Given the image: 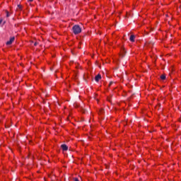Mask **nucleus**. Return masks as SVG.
<instances>
[{
    "label": "nucleus",
    "mask_w": 181,
    "mask_h": 181,
    "mask_svg": "<svg viewBox=\"0 0 181 181\" xmlns=\"http://www.w3.org/2000/svg\"><path fill=\"white\" fill-rule=\"evenodd\" d=\"M28 2H33V0H28Z\"/></svg>",
    "instance_id": "8"
},
{
    "label": "nucleus",
    "mask_w": 181,
    "mask_h": 181,
    "mask_svg": "<svg viewBox=\"0 0 181 181\" xmlns=\"http://www.w3.org/2000/svg\"><path fill=\"white\" fill-rule=\"evenodd\" d=\"M160 78H161V80H165V79H166V76H165V75H161V76H160Z\"/></svg>",
    "instance_id": "6"
},
{
    "label": "nucleus",
    "mask_w": 181,
    "mask_h": 181,
    "mask_svg": "<svg viewBox=\"0 0 181 181\" xmlns=\"http://www.w3.org/2000/svg\"><path fill=\"white\" fill-rule=\"evenodd\" d=\"M111 84H112V82H110V84H109V86H111Z\"/></svg>",
    "instance_id": "13"
},
{
    "label": "nucleus",
    "mask_w": 181,
    "mask_h": 181,
    "mask_svg": "<svg viewBox=\"0 0 181 181\" xmlns=\"http://www.w3.org/2000/svg\"><path fill=\"white\" fill-rule=\"evenodd\" d=\"M100 114H103V109L100 110Z\"/></svg>",
    "instance_id": "12"
},
{
    "label": "nucleus",
    "mask_w": 181,
    "mask_h": 181,
    "mask_svg": "<svg viewBox=\"0 0 181 181\" xmlns=\"http://www.w3.org/2000/svg\"><path fill=\"white\" fill-rule=\"evenodd\" d=\"M74 181H79V180L77 178H75Z\"/></svg>",
    "instance_id": "10"
},
{
    "label": "nucleus",
    "mask_w": 181,
    "mask_h": 181,
    "mask_svg": "<svg viewBox=\"0 0 181 181\" xmlns=\"http://www.w3.org/2000/svg\"><path fill=\"white\" fill-rule=\"evenodd\" d=\"M2 23V19H0V25Z\"/></svg>",
    "instance_id": "11"
},
{
    "label": "nucleus",
    "mask_w": 181,
    "mask_h": 181,
    "mask_svg": "<svg viewBox=\"0 0 181 181\" xmlns=\"http://www.w3.org/2000/svg\"><path fill=\"white\" fill-rule=\"evenodd\" d=\"M15 42V37H12L10 38V40L6 42L7 45H12Z\"/></svg>",
    "instance_id": "2"
},
{
    "label": "nucleus",
    "mask_w": 181,
    "mask_h": 181,
    "mask_svg": "<svg viewBox=\"0 0 181 181\" xmlns=\"http://www.w3.org/2000/svg\"><path fill=\"white\" fill-rule=\"evenodd\" d=\"M123 52H125V49H123Z\"/></svg>",
    "instance_id": "14"
},
{
    "label": "nucleus",
    "mask_w": 181,
    "mask_h": 181,
    "mask_svg": "<svg viewBox=\"0 0 181 181\" xmlns=\"http://www.w3.org/2000/svg\"><path fill=\"white\" fill-rule=\"evenodd\" d=\"M130 42H135V35H132L129 38Z\"/></svg>",
    "instance_id": "5"
},
{
    "label": "nucleus",
    "mask_w": 181,
    "mask_h": 181,
    "mask_svg": "<svg viewBox=\"0 0 181 181\" xmlns=\"http://www.w3.org/2000/svg\"><path fill=\"white\" fill-rule=\"evenodd\" d=\"M37 42H35L34 46H37Z\"/></svg>",
    "instance_id": "9"
},
{
    "label": "nucleus",
    "mask_w": 181,
    "mask_h": 181,
    "mask_svg": "<svg viewBox=\"0 0 181 181\" xmlns=\"http://www.w3.org/2000/svg\"><path fill=\"white\" fill-rule=\"evenodd\" d=\"M72 30L74 35H78L79 33H81V28L78 25H74L72 28Z\"/></svg>",
    "instance_id": "1"
},
{
    "label": "nucleus",
    "mask_w": 181,
    "mask_h": 181,
    "mask_svg": "<svg viewBox=\"0 0 181 181\" xmlns=\"http://www.w3.org/2000/svg\"><path fill=\"white\" fill-rule=\"evenodd\" d=\"M95 81H100L101 80V75L98 74L95 77Z\"/></svg>",
    "instance_id": "4"
},
{
    "label": "nucleus",
    "mask_w": 181,
    "mask_h": 181,
    "mask_svg": "<svg viewBox=\"0 0 181 181\" xmlns=\"http://www.w3.org/2000/svg\"><path fill=\"white\" fill-rule=\"evenodd\" d=\"M6 16H7V18H8V16H9V12H8V11H7Z\"/></svg>",
    "instance_id": "7"
},
{
    "label": "nucleus",
    "mask_w": 181,
    "mask_h": 181,
    "mask_svg": "<svg viewBox=\"0 0 181 181\" xmlns=\"http://www.w3.org/2000/svg\"><path fill=\"white\" fill-rule=\"evenodd\" d=\"M61 148L62 151H67L69 149V147L66 144H62L61 146Z\"/></svg>",
    "instance_id": "3"
}]
</instances>
